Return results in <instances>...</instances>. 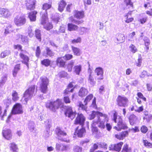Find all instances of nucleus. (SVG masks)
Instances as JSON below:
<instances>
[{"label":"nucleus","instance_id":"f257e3e1","mask_svg":"<svg viewBox=\"0 0 152 152\" xmlns=\"http://www.w3.org/2000/svg\"><path fill=\"white\" fill-rule=\"evenodd\" d=\"M96 118V119L94 121H95L96 124H98V127L102 129H104L105 127V123L107 121L108 118L107 115L105 114L98 111H92V113L89 116V118L91 120Z\"/></svg>","mask_w":152,"mask_h":152},{"label":"nucleus","instance_id":"f03ea898","mask_svg":"<svg viewBox=\"0 0 152 152\" xmlns=\"http://www.w3.org/2000/svg\"><path fill=\"white\" fill-rule=\"evenodd\" d=\"M113 119L115 122H117V127L115 126L114 128L118 131L121 130V129H126L127 128L125 123L123 122L121 116H118L116 112L114 113Z\"/></svg>","mask_w":152,"mask_h":152},{"label":"nucleus","instance_id":"7ed1b4c3","mask_svg":"<svg viewBox=\"0 0 152 152\" xmlns=\"http://www.w3.org/2000/svg\"><path fill=\"white\" fill-rule=\"evenodd\" d=\"M46 107L50 110L55 112L59 107L63 105V103L61 99H57L55 101H48L45 104Z\"/></svg>","mask_w":152,"mask_h":152},{"label":"nucleus","instance_id":"20e7f679","mask_svg":"<svg viewBox=\"0 0 152 152\" xmlns=\"http://www.w3.org/2000/svg\"><path fill=\"white\" fill-rule=\"evenodd\" d=\"M49 81L48 79L45 76H42L40 78L39 89L44 94H46L48 91V86Z\"/></svg>","mask_w":152,"mask_h":152},{"label":"nucleus","instance_id":"39448f33","mask_svg":"<svg viewBox=\"0 0 152 152\" xmlns=\"http://www.w3.org/2000/svg\"><path fill=\"white\" fill-rule=\"evenodd\" d=\"M35 89V86L32 85L26 91L24 94L23 98L21 100L23 104H26L27 101L30 99L33 96Z\"/></svg>","mask_w":152,"mask_h":152},{"label":"nucleus","instance_id":"423d86ee","mask_svg":"<svg viewBox=\"0 0 152 152\" xmlns=\"http://www.w3.org/2000/svg\"><path fill=\"white\" fill-rule=\"evenodd\" d=\"M46 13L42 16L41 20V24L43 25L44 28L47 30H50L53 28V25L50 23H48V17L45 15Z\"/></svg>","mask_w":152,"mask_h":152},{"label":"nucleus","instance_id":"0eeeda50","mask_svg":"<svg viewBox=\"0 0 152 152\" xmlns=\"http://www.w3.org/2000/svg\"><path fill=\"white\" fill-rule=\"evenodd\" d=\"M56 131L58 136V138L59 140L67 142H69V139L63 137L66 135V132L62 131L59 127H58L56 129Z\"/></svg>","mask_w":152,"mask_h":152},{"label":"nucleus","instance_id":"6e6552de","mask_svg":"<svg viewBox=\"0 0 152 152\" xmlns=\"http://www.w3.org/2000/svg\"><path fill=\"white\" fill-rule=\"evenodd\" d=\"M26 22L25 17L24 15H18L14 19V22L18 26H20L25 24Z\"/></svg>","mask_w":152,"mask_h":152},{"label":"nucleus","instance_id":"1a4fd4ad","mask_svg":"<svg viewBox=\"0 0 152 152\" xmlns=\"http://www.w3.org/2000/svg\"><path fill=\"white\" fill-rule=\"evenodd\" d=\"M128 101V99L126 97L119 96L117 99L118 104L121 107L127 106Z\"/></svg>","mask_w":152,"mask_h":152},{"label":"nucleus","instance_id":"9d476101","mask_svg":"<svg viewBox=\"0 0 152 152\" xmlns=\"http://www.w3.org/2000/svg\"><path fill=\"white\" fill-rule=\"evenodd\" d=\"M65 114L66 116L69 118L71 119H73L76 115L75 111L73 110L72 108L70 106L66 107Z\"/></svg>","mask_w":152,"mask_h":152},{"label":"nucleus","instance_id":"9b49d317","mask_svg":"<svg viewBox=\"0 0 152 152\" xmlns=\"http://www.w3.org/2000/svg\"><path fill=\"white\" fill-rule=\"evenodd\" d=\"M86 133V130L82 126H78L74 133V137L77 136L78 137H83Z\"/></svg>","mask_w":152,"mask_h":152},{"label":"nucleus","instance_id":"f8f14e48","mask_svg":"<svg viewBox=\"0 0 152 152\" xmlns=\"http://www.w3.org/2000/svg\"><path fill=\"white\" fill-rule=\"evenodd\" d=\"M23 113L22 106L19 103L16 104L14 106L11 112L13 114H20Z\"/></svg>","mask_w":152,"mask_h":152},{"label":"nucleus","instance_id":"ddd939ff","mask_svg":"<svg viewBox=\"0 0 152 152\" xmlns=\"http://www.w3.org/2000/svg\"><path fill=\"white\" fill-rule=\"evenodd\" d=\"M93 97V95L92 94H90L87 96L84 101V103L85 105H84L81 102H80L79 104V106L83 110L86 111L87 107L86 106V105L87 104V103L89 102L90 100Z\"/></svg>","mask_w":152,"mask_h":152},{"label":"nucleus","instance_id":"4468645a","mask_svg":"<svg viewBox=\"0 0 152 152\" xmlns=\"http://www.w3.org/2000/svg\"><path fill=\"white\" fill-rule=\"evenodd\" d=\"M123 144V143L121 142L114 145L111 144L109 146V149L110 150H115L119 152L120 151Z\"/></svg>","mask_w":152,"mask_h":152},{"label":"nucleus","instance_id":"2eb2a0df","mask_svg":"<svg viewBox=\"0 0 152 152\" xmlns=\"http://www.w3.org/2000/svg\"><path fill=\"white\" fill-rule=\"evenodd\" d=\"M85 121V118L82 114H78L75 121V124L83 125Z\"/></svg>","mask_w":152,"mask_h":152},{"label":"nucleus","instance_id":"dca6fc26","mask_svg":"<svg viewBox=\"0 0 152 152\" xmlns=\"http://www.w3.org/2000/svg\"><path fill=\"white\" fill-rule=\"evenodd\" d=\"M70 148L69 145L63 144H62L57 143L56 145V150L62 152L66 151L69 150Z\"/></svg>","mask_w":152,"mask_h":152},{"label":"nucleus","instance_id":"f3484780","mask_svg":"<svg viewBox=\"0 0 152 152\" xmlns=\"http://www.w3.org/2000/svg\"><path fill=\"white\" fill-rule=\"evenodd\" d=\"M2 134L4 137L7 140H9L11 138V132L8 129L4 127L2 131Z\"/></svg>","mask_w":152,"mask_h":152},{"label":"nucleus","instance_id":"a211bd4d","mask_svg":"<svg viewBox=\"0 0 152 152\" xmlns=\"http://www.w3.org/2000/svg\"><path fill=\"white\" fill-rule=\"evenodd\" d=\"M95 72L99 76L97 78L98 80H101L103 79V70L102 68L100 67L96 68L95 70Z\"/></svg>","mask_w":152,"mask_h":152},{"label":"nucleus","instance_id":"6ab92c4d","mask_svg":"<svg viewBox=\"0 0 152 152\" xmlns=\"http://www.w3.org/2000/svg\"><path fill=\"white\" fill-rule=\"evenodd\" d=\"M0 15L1 17L7 18L10 16L11 13L8 9L0 8Z\"/></svg>","mask_w":152,"mask_h":152},{"label":"nucleus","instance_id":"aec40b11","mask_svg":"<svg viewBox=\"0 0 152 152\" xmlns=\"http://www.w3.org/2000/svg\"><path fill=\"white\" fill-rule=\"evenodd\" d=\"M26 52L23 53V52H20V56L21 58L22 59V62L23 63L25 64L27 67L28 68V62L29 61V58L28 57L26 56L24 54V53H25Z\"/></svg>","mask_w":152,"mask_h":152},{"label":"nucleus","instance_id":"412c9836","mask_svg":"<svg viewBox=\"0 0 152 152\" xmlns=\"http://www.w3.org/2000/svg\"><path fill=\"white\" fill-rule=\"evenodd\" d=\"M36 1L35 0H29L26 4V8L28 10H33L35 8Z\"/></svg>","mask_w":152,"mask_h":152},{"label":"nucleus","instance_id":"4be33fe9","mask_svg":"<svg viewBox=\"0 0 152 152\" xmlns=\"http://www.w3.org/2000/svg\"><path fill=\"white\" fill-rule=\"evenodd\" d=\"M124 40L125 38L124 35L121 34H117L114 40L115 42L118 44L121 43Z\"/></svg>","mask_w":152,"mask_h":152},{"label":"nucleus","instance_id":"5701e85b","mask_svg":"<svg viewBox=\"0 0 152 152\" xmlns=\"http://www.w3.org/2000/svg\"><path fill=\"white\" fill-rule=\"evenodd\" d=\"M51 7V4H49L47 3H45L44 4L42 7V9L43 10H44V12H42L40 13L41 15H42V16H43L46 13V17H47V10L48 9H50Z\"/></svg>","mask_w":152,"mask_h":152},{"label":"nucleus","instance_id":"b1692460","mask_svg":"<svg viewBox=\"0 0 152 152\" xmlns=\"http://www.w3.org/2000/svg\"><path fill=\"white\" fill-rule=\"evenodd\" d=\"M128 135V132L127 131H124L119 134L115 135V137L117 139L119 140H123Z\"/></svg>","mask_w":152,"mask_h":152},{"label":"nucleus","instance_id":"393cba45","mask_svg":"<svg viewBox=\"0 0 152 152\" xmlns=\"http://www.w3.org/2000/svg\"><path fill=\"white\" fill-rule=\"evenodd\" d=\"M37 12L35 11L31 12L29 14L28 17L31 21H34L36 20V15Z\"/></svg>","mask_w":152,"mask_h":152},{"label":"nucleus","instance_id":"a878e982","mask_svg":"<svg viewBox=\"0 0 152 152\" xmlns=\"http://www.w3.org/2000/svg\"><path fill=\"white\" fill-rule=\"evenodd\" d=\"M131 111L135 110V111L140 113L143 110V106L138 107L136 105H134L131 108Z\"/></svg>","mask_w":152,"mask_h":152},{"label":"nucleus","instance_id":"bb28decb","mask_svg":"<svg viewBox=\"0 0 152 152\" xmlns=\"http://www.w3.org/2000/svg\"><path fill=\"white\" fill-rule=\"evenodd\" d=\"M87 93V90L84 88H82L79 91V95L81 97H83L86 96Z\"/></svg>","mask_w":152,"mask_h":152},{"label":"nucleus","instance_id":"cd10ccee","mask_svg":"<svg viewBox=\"0 0 152 152\" xmlns=\"http://www.w3.org/2000/svg\"><path fill=\"white\" fill-rule=\"evenodd\" d=\"M68 30L70 31H76L78 28V27L72 23H69L68 24Z\"/></svg>","mask_w":152,"mask_h":152},{"label":"nucleus","instance_id":"c85d7f7f","mask_svg":"<svg viewBox=\"0 0 152 152\" xmlns=\"http://www.w3.org/2000/svg\"><path fill=\"white\" fill-rule=\"evenodd\" d=\"M137 117L134 115H131L129 118V121L130 124L133 125L136 122Z\"/></svg>","mask_w":152,"mask_h":152},{"label":"nucleus","instance_id":"c756f323","mask_svg":"<svg viewBox=\"0 0 152 152\" xmlns=\"http://www.w3.org/2000/svg\"><path fill=\"white\" fill-rule=\"evenodd\" d=\"M66 5V4L64 1H61L58 5V10L60 12H62L64 10Z\"/></svg>","mask_w":152,"mask_h":152},{"label":"nucleus","instance_id":"7c9ffc66","mask_svg":"<svg viewBox=\"0 0 152 152\" xmlns=\"http://www.w3.org/2000/svg\"><path fill=\"white\" fill-rule=\"evenodd\" d=\"M88 82L91 86H94L96 84V81L91 75H89L88 77Z\"/></svg>","mask_w":152,"mask_h":152},{"label":"nucleus","instance_id":"2f4dec72","mask_svg":"<svg viewBox=\"0 0 152 152\" xmlns=\"http://www.w3.org/2000/svg\"><path fill=\"white\" fill-rule=\"evenodd\" d=\"M75 16L77 19H81L84 17V12L83 11H76L75 14Z\"/></svg>","mask_w":152,"mask_h":152},{"label":"nucleus","instance_id":"473e14b6","mask_svg":"<svg viewBox=\"0 0 152 152\" xmlns=\"http://www.w3.org/2000/svg\"><path fill=\"white\" fill-rule=\"evenodd\" d=\"M75 72L77 75H79L82 70V66L78 65L75 66L74 67Z\"/></svg>","mask_w":152,"mask_h":152},{"label":"nucleus","instance_id":"72a5a7b5","mask_svg":"<svg viewBox=\"0 0 152 152\" xmlns=\"http://www.w3.org/2000/svg\"><path fill=\"white\" fill-rule=\"evenodd\" d=\"M72 48L74 54L77 56H79L81 54L80 50L77 47H72Z\"/></svg>","mask_w":152,"mask_h":152},{"label":"nucleus","instance_id":"f704fd0d","mask_svg":"<svg viewBox=\"0 0 152 152\" xmlns=\"http://www.w3.org/2000/svg\"><path fill=\"white\" fill-rule=\"evenodd\" d=\"M143 40L144 42L145 45L146 47L147 50L149 49V45L150 44V42L149 39L148 37H145L144 38Z\"/></svg>","mask_w":152,"mask_h":152},{"label":"nucleus","instance_id":"c9c22d12","mask_svg":"<svg viewBox=\"0 0 152 152\" xmlns=\"http://www.w3.org/2000/svg\"><path fill=\"white\" fill-rule=\"evenodd\" d=\"M20 38L21 41L23 44H26L28 43V39L27 37L21 35L20 36Z\"/></svg>","mask_w":152,"mask_h":152},{"label":"nucleus","instance_id":"e433bc0d","mask_svg":"<svg viewBox=\"0 0 152 152\" xmlns=\"http://www.w3.org/2000/svg\"><path fill=\"white\" fill-rule=\"evenodd\" d=\"M10 54V51L9 50H7L3 51L1 54V57L2 58H4L6 56H8Z\"/></svg>","mask_w":152,"mask_h":152},{"label":"nucleus","instance_id":"4c0bfd02","mask_svg":"<svg viewBox=\"0 0 152 152\" xmlns=\"http://www.w3.org/2000/svg\"><path fill=\"white\" fill-rule=\"evenodd\" d=\"M10 148L14 152H18V148L17 145L14 143H12L10 144Z\"/></svg>","mask_w":152,"mask_h":152},{"label":"nucleus","instance_id":"58836bf2","mask_svg":"<svg viewBox=\"0 0 152 152\" xmlns=\"http://www.w3.org/2000/svg\"><path fill=\"white\" fill-rule=\"evenodd\" d=\"M56 63L58 64H59L60 66L61 67L63 66L65 64V62L63 60L62 57L58 58L57 60Z\"/></svg>","mask_w":152,"mask_h":152},{"label":"nucleus","instance_id":"ea45409f","mask_svg":"<svg viewBox=\"0 0 152 152\" xmlns=\"http://www.w3.org/2000/svg\"><path fill=\"white\" fill-rule=\"evenodd\" d=\"M20 65L17 64L14 67L13 72V75L14 77H15L18 72L20 69Z\"/></svg>","mask_w":152,"mask_h":152},{"label":"nucleus","instance_id":"a19ab883","mask_svg":"<svg viewBox=\"0 0 152 152\" xmlns=\"http://www.w3.org/2000/svg\"><path fill=\"white\" fill-rule=\"evenodd\" d=\"M96 122L95 121H93L91 124L92 131L93 133H96L97 131V128L96 126Z\"/></svg>","mask_w":152,"mask_h":152},{"label":"nucleus","instance_id":"79ce46f5","mask_svg":"<svg viewBox=\"0 0 152 152\" xmlns=\"http://www.w3.org/2000/svg\"><path fill=\"white\" fill-rule=\"evenodd\" d=\"M12 99L14 101H16L18 100L19 98V97L18 96V93L15 91H13L12 94Z\"/></svg>","mask_w":152,"mask_h":152},{"label":"nucleus","instance_id":"37998d69","mask_svg":"<svg viewBox=\"0 0 152 152\" xmlns=\"http://www.w3.org/2000/svg\"><path fill=\"white\" fill-rule=\"evenodd\" d=\"M129 48L130 51L133 53H134L137 52V50L136 46L133 44H131L129 46Z\"/></svg>","mask_w":152,"mask_h":152},{"label":"nucleus","instance_id":"c03bdc74","mask_svg":"<svg viewBox=\"0 0 152 152\" xmlns=\"http://www.w3.org/2000/svg\"><path fill=\"white\" fill-rule=\"evenodd\" d=\"M35 35L36 38L40 41H41V35L40 31L37 29L35 31Z\"/></svg>","mask_w":152,"mask_h":152},{"label":"nucleus","instance_id":"a18cd8bd","mask_svg":"<svg viewBox=\"0 0 152 152\" xmlns=\"http://www.w3.org/2000/svg\"><path fill=\"white\" fill-rule=\"evenodd\" d=\"M75 61L74 60H72L68 64L67 66V69L68 71L69 72H71L72 69V68L73 66Z\"/></svg>","mask_w":152,"mask_h":152},{"label":"nucleus","instance_id":"49530a36","mask_svg":"<svg viewBox=\"0 0 152 152\" xmlns=\"http://www.w3.org/2000/svg\"><path fill=\"white\" fill-rule=\"evenodd\" d=\"M34 123L32 121L30 122L28 124V128L31 132H32L34 129Z\"/></svg>","mask_w":152,"mask_h":152},{"label":"nucleus","instance_id":"de8ad7c7","mask_svg":"<svg viewBox=\"0 0 152 152\" xmlns=\"http://www.w3.org/2000/svg\"><path fill=\"white\" fill-rule=\"evenodd\" d=\"M28 35L30 37H31L34 35V33L32 32V27L29 26L28 29Z\"/></svg>","mask_w":152,"mask_h":152},{"label":"nucleus","instance_id":"09e8293b","mask_svg":"<svg viewBox=\"0 0 152 152\" xmlns=\"http://www.w3.org/2000/svg\"><path fill=\"white\" fill-rule=\"evenodd\" d=\"M42 63L46 66H48L50 65V61L48 59H45L42 61Z\"/></svg>","mask_w":152,"mask_h":152},{"label":"nucleus","instance_id":"8fccbe9b","mask_svg":"<svg viewBox=\"0 0 152 152\" xmlns=\"http://www.w3.org/2000/svg\"><path fill=\"white\" fill-rule=\"evenodd\" d=\"M88 31V29L84 27H81L80 28L79 32L81 35H83L86 32Z\"/></svg>","mask_w":152,"mask_h":152},{"label":"nucleus","instance_id":"3c124183","mask_svg":"<svg viewBox=\"0 0 152 152\" xmlns=\"http://www.w3.org/2000/svg\"><path fill=\"white\" fill-rule=\"evenodd\" d=\"M135 35V33L134 32H133L130 33L128 36V39L129 41H132L134 40V37Z\"/></svg>","mask_w":152,"mask_h":152},{"label":"nucleus","instance_id":"603ef678","mask_svg":"<svg viewBox=\"0 0 152 152\" xmlns=\"http://www.w3.org/2000/svg\"><path fill=\"white\" fill-rule=\"evenodd\" d=\"M73 57V56L70 54H66L63 57L64 59L66 60H69L72 59Z\"/></svg>","mask_w":152,"mask_h":152},{"label":"nucleus","instance_id":"864d4df0","mask_svg":"<svg viewBox=\"0 0 152 152\" xmlns=\"http://www.w3.org/2000/svg\"><path fill=\"white\" fill-rule=\"evenodd\" d=\"M130 149L128 148V146L126 144L124 146L122 152H129Z\"/></svg>","mask_w":152,"mask_h":152},{"label":"nucleus","instance_id":"5fc2aeb1","mask_svg":"<svg viewBox=\"0 0 152 152\" xmlns=\"http://www.w3.org/2000/svg\"><path fill=\"white\" fill-rule=\"evenodd\" d=\"M47 51V54L50 56H52L54 55V53L50 49L47 47L46 48Z\"/></svg>","mask_w":152,"mask_h":152},{"label":"nucleus","instance_id":"6e6d98bb","mask_svg":"<svg viewBox=\"0 0 152 152\" xmlns=\"http://www.w3.org/2000/svg\"><path fill=\"white\" fill-rule=\"evenodd\" d=\"M14 48L15 49H17L18 50H21V52H23V53H24V52H26V51L24 50H22V46L20 45H15L14 46Z\"/></svg>","mask_w":152,"mask_h":152},{"label":"nucleus","instance_id":"4d7b16f0","mask_svg":"<svg viewBox=\"0 0 152 152\" xmlns=\"http://www.w3.org/2000/svg\"><path fill=\"white\" fill-rule=\"evenodd\" d=\"M144 119H145L148 122H149L152 119V115L149 114L148 115H146L144 117Z\"/></svg>","mask_w":152,"mask_h":152},{"label":"nucleus","instance_id":"13d9d810","mask_svg":"<svg viewBox=\"0 0 152 152\" xmlns=\"http://www.w3.org/2000/svg\"><path fill=\"white\" fill-rule=\"evenodd\" d=\"M41 53V50L39 46H38L37 47L36 51V56L37 57H39Z\"/></svg>","mask_w":152,"mask_h":152},{"label":"nucleus","instance_id":"bf43d9fd","mask_svg":"<svg viewBox=\"0 0 152 152\" xmlns=\"http://www.w3.org/2000/svg\"><path fill=\"white\" fill-rule=\"evenodd\" d=\"M81 39L80 37H78L76 39H74L72 40V43L75 44V43H80L81 42Z\"/></svg>","mask_w":152,"mask_h":152},{"label":"nucleus","instance_id":"052dcab7","mask_svg":"<svg viewBox=\"0 0 152 152\" xmlns=\"http://www.w3.org/2000/svg\"><path fill=\"white\" fill-rule=\"evenodd\" d=\"M81 150V148L77 146H75L73 148L74 152H80Z\"/></svg>","mask_w":152,"mask_h":152},{"label":"nucleus","instance_id":"680f3d73","mask_svg":"<svg viewBox=\"0 0 152 152\" xmlns=\"http://www.w3.org/2000/svg\"><path fill=\"white\" fill-rule=\"evenodd\" d=\"M143 143L146 146L151 147L152 146V144L150 142H148L147 140H143Z\"/></svg>","mask_w":152,"mask_h":152},{"label":"nucleus","instance_id":"e2e57ef3","mask_svg":"<svg viewBox=\"0 0 152 152\" xmlns=\"http://www.w3.org/2000/svg\"><path fill=\"white\" fill-rule=\"evenodd\" d=\"M142 58L141 56H139L137 62V65L138 66H140L142 64Z\"/></svg>","mask_w":152,"mask_h":152},{"label":"nucleus","instance_id":"0e129e2a","mask_svg":"<svg viewBox=\"0 0 152 152\" xmlns=\"http://www.w3.org/2000/svg\"><path fill=\"white\" fill-rule=\"evenodd\" d=\"M71 88L67 87V88L65 90L64 94H68L70 92H72L73 91V88L70 89Z\"/></svg>","mask_w":152,"mask_h":152},{"label":"nucleus","instance_id":"69168bd1","mask_svg":"<svg viewBox=\"0 0 152 152\" xmlns=\"http://www.w3.org/2000/svg\"><path fill=\"white\" fill-rule=\"evenodd\" d=\"M148 130V129L147 127L144 126H142L141 128V131L143 133H146Z\"/></svg>","mask_w":152,"mask_h":152},{"label":"nucleus","instance_id":"338daca9","mask_svg":"<svg viewBox=\"0 0 152 152\" xmlns=\"http://www.w3.org/2000/svg\"><path fill=\"white\" fill-rule=\"evenodd\" d=\"M147 20V17H145L141 19H140L139 20V21H140L141 23L143 24L145 23Z\"/></svg>","mask_w":152,"mask_h":152},{"label":"nucleus","instance_id":"774afa93","mask_svg":"<svg viewBox=\"0 0 152 152\" xmlns=\"http://www.w3.org/2000/svg\"><path fill=\"white\" fill-rule=\"evenodd\" d=\"M64 100L66 103H69L70 102V101L68 96H65L64 98Z\"/></svg>","mask_w":152,"mask_h":152}]
</instances>
